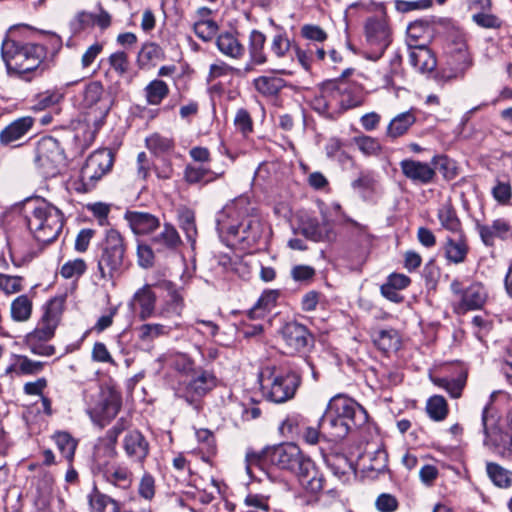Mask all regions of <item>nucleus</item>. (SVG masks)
Instances as JSON below:
<instances>
[{"label": "nucleus", "instance_id": "nucleus-1", "mask_svg": "<svg viewBox=\"0 0 512 512\" xmlns=\"http://www.w3.org/2000/svg\"><path fill=\"white\" fill-rule=\"evenodd\" d=\"M253 208L245 196L228 202L216 215V228L227 245L243 243L255 245L261 237V222L253 215Z\"/></svg>", "mask_w": 512, "mask_h": 512}, {"label": "nucleus", "instance_id": "nucleus-2", "mask_svg": "<svg viewBox=\"0 0 512 512\" xmlns=\"http://www.w3.org/2000/svg\"><path fill=\"white\" fill-rule=\"evenodd\" d=\"M1 55L8 74L31 81L36 74H41L44 70L42 64L47 56V49L41 44L7 38L2 43Z\"/></svg>", "mask_w": 512, "mask_h": 512}, {"label": "nucleus", "instance_id": "nucleus-3", "mask_svg": "<svg viewBox=\"0 0 512 512\" xmlns=\"http://www.w3.org/2000/svg\"><path fill=\"white\" fill-rule=\"evenodd\" d=\"M263 396L273 403H285L295 396L301 377L292 369L266 366L258 375Z\"/></svg>", "mask_w": 512, "mask_h": 512}, {"label": "nucleus", "instance_id": "nucleus-4", "mask_svg": "<svg viewBox=\"0 0 512 512\" xmlns=\"http://www.w3.org/2000/svg\"><path fill=\"white\" fill-rule=\"evenodd\" d=\"M126 244L122 235L115 229H109L99 244L97 272L106 282L122 274L125 269Z\"/></svg>", "mask_w": 512, "mask_h": 512}, {"label": "nucleus", "instance_id": "nucleus-5", "mask_svg": "<svg viewBox=\"0 0 512 512\" xmlns=\"http://www.w3.org/2000/svg\"><path fill=\"white\" fill-rule=\"evenodd\" d=\"M27 224L37 241L50 243L61 233L64 216L61 210L52 204L37 200L27 215Z\"/></svg>", "mask_w": 512, "mask_h": 512}, {"label": "nucleus", "instance_id": "nucleus-6", "mask_svg": "<svg viewBox=\"0 0 512 512\" xmlns=\"http://www.w3.org/2000/svg\"><path fill=\"white\" fill-rule=\"evenodd\" d=\"M86 403V411L94 421L109 420L114 418L120 407V395L111 389L100 391L96 386L93 391L87 389L83 393Z\"/></svg>", "mask_w": 512, "mask_h": 512}, {"label": "nucleus", "instance_id": "nucleus-7", "mask_svg": "<svg viewBox=\"0 0 512 512\" xmlns=\"http://www.w3.org/2000/svg\"><path fill=\"white\" fill-rule=\"evenodd\" d=\"M34 163L44 177L58 175L65 166L64 151L53 137L41 138L36 146Z\"/></svg>", "mask_w": 512, "mask_h": 512}, {"label": "nucleus", "instance_id": "nucleus-8", "mask_svg": "<svg viewBox=\"0 0 512 512\" xmlns=\"http://www.w3.org/2000/svg\"><path fill=\"white\" fill-rule=\"evenodd\" d=\"M366 50L364 56L367 59L378 60L391 43V30L386 17H370L365 23Z\"/></svg>", "mask_w": 512, "mask_h": 512}, {"label": "nucleus", "instance_id": "nucleus-9", "mask_svg": "<svg viewBox=\"0 0 512 512\" xmlns=\"http://www.w3.org/2000/svg\"><path fill=\"white\" fill-rule=\"evenodd\" d=\"M113 163L114 154L110 149H99L91 153L80 172L84 191H91L97 182L111 171Z\"/></svg>", "mask_w": 512, "mask_h": 512}, {"label": "nucleus", "instance_id": "nucleus-10", "mask_svg": "<svg viewBox=\"0 0 512 512\" xmlns=\"http://www.w3.org/2000/svg\"><path fill=\"white\" fill-rule=\"evenodd\" d=\"M94 459L95 467L102 478L108 484L123 492L125 496H128L133 482L132 472L125 466L110 464L103 460L100 447L96 448Z\"/></svg>", "mask_w": 512, "mask_h": 512}, {"label": "nucleus", "instance_id": "nucleus-11", "mask_svg": "<svg viewBox=\"0 0 512 512\" xmlns=\"http://www.w3.org/2000/svg\"><path fill=\"white\" fill-rule=\"evenodd\" d=\"M64 298L55 297L44 307V313L37 327L26 335L34 339L49 341L54 337L55 330L60 322L64 310Z\"/></svg>", "mask_w": 512, "mask_h": 512}, {"label": "nucleus", "instance_id": "nucleus-12", "mask_svg": "<svg viewBox=\"0 0 512 512\" xmlns=\"http://www.w3.org/2000/svg\"><path fill=\"white\" fill-rule=\"evenodd\" d=\"M327 410L332 415L340 417L345 421H350L356 427L364 426L368 421L367 411L353 399L344 396H334L327 405Z\"/></svg>", "mask_w": 512, "mask_h": 512}, {"label": "nucleus", "instance_id": "nucleus-13", "mask_svg": "<svg viewBox=\"0 0 512 512\" xmlns=\"http://www.w3.org/2000/svg\"><path fill=\"white\" fill-rule=\"evenodd\" d=\"M308 456L294 443H285L269 449L267 458L282 470L295 473Z\"/></svg>", "mask_w": 512, "mask_h": 512}, {"label": "nucleus", "instance_id": "nucleus-14", "mask_svg": "<svg viewBox=\"0 0 512 512\" xmlns=\"http://www.w3.org/2000/svg\"><path fill=\"white\" fill-rule=\"evenodd\" d=\"M490 405H486L482 411V430L486 437L494 447V451L501 458L512 460V435L500 431L497 427H490Z\"/></svg>", "mask_w": 512, "mask_h": 512}, {"label": "nucleus", "instance_id": "nucleus-15", "mask_svg": "<svg viewBox=\"0 0 512 512\" xmlns=\"http://www.w3.org/2000/svg\"><path fill=\"white\" fill-rule=\"evenodd\" d=\"M216 387V377L208 371H200L186 385L182 397L196 411L201 409V399Z\"/></svg>", "mask_w": 512, "mask_h": 512}, {"label": "nucleus", "instance_id": "nucleus-16", "mask_svg": "<svg viewBox=\"0 0 512 512\" xmlns=\"http://www.w3.org/2000/svg\"><path fill=\"white\" fill-rule=\"evenodd\" d=\"M301 234L314 242L334 243L337 239V232L334 223L323 217L322 221L316 218H309L300 226Z\"/></svg>", "mask_w": 512, "mask_h": 512}, {"label": "nucleus", "instance_id": "nucleus-17", "mask_svg": "<svg viewBox=\"0 0 512 512\" xmlns=\"http://www.w3.org/2000/svg\"><path fill=\"white\" fill-rule=\"evenodd\" d=\"M294 474L306 492L317 494L323 490L325 483L324 475L309 456Z\"/></svg>", "mask_w": 512, "mask_h": 512}, {"label": "nucleus", "instance_id": "nucleus-18", "mask_svg": "<svg viewBox=\"0 0 512 512\" xmlns=\"http://www.w3.org/2000/svg\"><path fill=\"white\" fill-rule=\"evenodd\" d=\"M35 124V119L24 116L13 120L0 132V144L7 147H19Z\"/></svg>", "mask_w": 512, "mask_h": 512}, {"label": "nucleus", "instance_id": "nucleus-19", "mask_svg": "<svg viewBox=\"0 0 512 512\" xmlns=\"http://www.w3.org/2000/svg\"><path fill=\"white\" fill-rule=\"evenodd\" d=\"M281 335L288 353L303 351L310 341L307 328L297 322L285 324L281 330Z\"/></svg>", "mask_w": 512, "mask_h": 512}, {"label": "nucleus", "instance_id": "nucleus-20", "mask_svg": "<svg viewBox=\"0 0 512 512\" xmlns=\"http://www.w3.org/2000/svg\"><path fill=\"white\" fill-rule=\"evenodd\" d=\"M476 229L484 245L493 246L495 239L506 240L512 236V226L508 220L498 218L491 224L476 223Z\"/></svg>", "mask_w": 512, "mask_h": 512}, {"label": "nucleus", "instance_id": "nucleus-21", "mask_svg": "<svg viewBox=\"0 0 512 512\" xmlns=\"http://www.w3.org/2000/svg\"><path fill=\"white\" fill-rule=\"evenodd\" d=\"M123 449L132 462L142 464L149 454V443L140 431L131 430L124 436Z\"/></svg>", "mask_w": 512, "mask_h": 512}, {"label": "nucleus", "instance_id": "nucleus-22", "mask_svg": "<svg viewBox=\"0 0 512 512\" xmlns=\"http://www.w3.org/2000/svg\"><path fill=\"white\" fill-rule=\"evenodd\" d=\"M402 173L411 181L428 184L433 181L436 173L428 163L405 159L400 162Z\"/></svg>", "mask_w": 512, "mask_h": 512}, {"label": "nucleus", "instance_id": "nucleus-23", "mask_svg": "<svg viewBox=\"0 0 512 512\" xmlns=\"http://www.w3.org/2000/svg\"><path fill=\"white\" fill-rule=\"evenodd\" d=\"M487 299V289L481 283L474 282L463 291L458 310L460 312H466L481 309Z\"/></svg>", "mask_w": 512, "mask_h": 512}, {"label": "nucleus", "instance_id": "nucleus-24", "mask_svg": "<svg viewBox=\"0 0 512 512\" xmlns=\"http://www.w3.org/2000/svg\"><path fill=\"white\" fill-rule=\"evenodd\" d=\"M125 219L135 234L146 235L160 226L159 219L153 214L141 211H128Z\"/></svg>", "mask_w": 512, "mask_h": 512}, {"label": "nucleus", "instance_id": "nucleus-25", "mask_svg": "<svg viewBox=\"0 0 512 512\" xmlns=\"http://www.w3.org/2000/svg\"><path fill=\"white\" fill-rule=\"evenodd\" d=\"M156 295L149 285L138 289L130 302L133 309L139 307L140 320H146L155 314Z\"/></svg>", "mask_w": 512, "mask_h": 512}, {"label": "nucleus", "instance_id": "nucleus-26", "mask_svg": "<svg viewBox=\"0 0 512 512\" xmlns=\"http://www.w3.org/2000/svg\"><path fill=\"white\" fill-rule=\"evenodd\" d=\"M409 62L420 73L431 72L437 65L435 56L424 44L410 48Z\"/></svg>", "mask_w": 512, "mask_h": 512}, {"label": "nucleus", "instance_id": "nucleus-27", "mask_svg": "<svg viewBox=\"0 0 512 512\" xmlns=\"http://www.w3.org/2000/svg\"><path fill=\"white\" fill-rule=\"evenodd\" d=\"M103 86L98 81L88 83L79 95V104L82 108H93L101 104L100 113L106 114L109 110L108 104H103Z\"/></svg>", "mask_w": 512, "mask_h": 512}, {"label": "nucleus", "instance_id": "nucleus-28", "mask_svg": "<svg viewBox=\"0 0 512 512\" xmlns=\"http://www.w3.org/2000/svg\"><path fill=\"white\" fill-rule=\"evenodd\" d=\"M218 50L232 59H240L245 54V47L234 32H221L216 38Z\"/></svg>", "mask_w": 512, "mask_h": 512}, {"label": "nucleus", "instance_id": "nucleus-29", "mask_svg": "<svg viewBox=\"0 0 512 512\" xmlns=\"http://www.w3.org/2000/svg\"><path fill=\"white\" fill-rule=\"evenodd\" d=\"M320 426L327 429L330 435L335 439H342L349 432L359 428L350 421L347 422L340 417L332 415L327 409L320 419Z\"/></svg>", "mask_w": 512, "mask_h": 512}, {"label": "nucleus", "instance_id": "nucleus-30", "mask_svg": "<svg viewBox=\"0 0 512 512\" xmlns=\"http://www.w3.org/2000/svg\"><path fill=\"white\" fill-rule=\"evenodd\" d=\"M416 122L414 111L408 110L396 115L388 124L386 129V136L395 140L405 135L410 127Z\"/></svg>", "mask_w": 512, "mask_h": 512}, {"label": "nucleus", "instance_id": "nucleus-31", "mask_svg": "<svg viewBox=\"0 0 512 512\" xmlns=\"http://www.w3.org/2000/svg\"><path fill=\"white\" fill-rule=\"evenodd\" d=\"M444 249L446 258L454 264L463 263L469 250L463 233H457V238L448 237Z\"/></svg>", "mask_w": 512, "mask_h": 512}, {"label": "nucleus", "instance_id": "nucleus-32", "mask_svg": "<svg viewBox=\"0 0 512 512\" xmlns=\"http://www.w3.org/2000/svg\"><path fill=\"white\" fill-rule=\"evenodd\" d=\"M46 362L34 361L24 355H15L13 362L6 368L7 373L16 375H34L40 373Z\"/></svg>", "mask_w": 512, "mask_h": 512}, {"label": "nucleus", "instance_id": "nucleus-33", "mask_svg": "<svg viewBox=\"0 0 512 512\" xmlns=\"http://www.w3.org/2000/svg\"><path fill=\"white\" fill-rule=\"evenodd\" d=\"M279 292L277 290H266L262 293L256 304L249 310L250 319L264 318L277 304Z\"/></svg>", "mask_w": 512, "mask_h": 512}, {"label": "nucleus", "instance_id": "nucleus-34", "mask_svg": "<svg viewBox=\"0 0 512 512\" xmlns=\"http://www.w3.org/2000/svg\"><path fill=\"white\" fill-rule=\"evenodd\" d=\"M266 36L259 30H252L249 35L248 51L250 63L253 65H262L267 62V56L264 51Z\"/></svg>", "mask_w": 512, "mask_h": 512}, {"label": "nucleus", "instance_id": "nucleus-35", "mask_svg": "<svg viewBox=\"0 0 512 512\" xmlns=\"http://www.w3.org/2000/svg\"><path fill=\"white\" fill-rule=\"evenodd\" d=\"M126 428L127 422L124 419L118 420L116 424L106 432L103 443L97 446L101 448V453L103 452V455L108 459H114L116 457L117 451L115 446L118 436L124 432Z\"/></svg>", "mask_w": 512, "mask_h": 512}, {"label": "nucleus", "instance_id": "nucleus-36", "mask_svg": "<svg viewBox=\"0 0 512 512\" xmlns=\"http://www.w3.org/2000/svg\"><path fill=\"white\" fill-rule=\"evenodd\" d=\"M224 172H215L203 166L187 165L184 171V179L189 184H197L202 181L208 183L223 176Z\"/></svg>", "mask_w": 512, "mask_h": 512}, {"label": "nucleus", "instance_id": "nucleus-37", "mask_svg": "<svg viewBox=\"0 0 512 512\" xmlns=\"http://www.w3.org/2000/svg\"><path fill=\"white\" fill-rule=\"evenodd\" d=\"M486 474L490 481L498 488L508 489L512 486V471L496 462H486Z\"/></svg>", "mask_w": 512, "mask_h": 512}, {"label": "nucleus", "instance_id": "nucleus-38", "mask_svg": "<svg viewBox=\"0 0 512 512\" xmlns=\"http://www.w3.org/2000/svg\"><path fill=\"white\" fill-rule=\"evenodd\" d=\"M402 60L399 55H394L387 66L382 67L376 72L379 78L378 82L383 88H390L395 85L394 80L401 73Z\"/></svg>", "mask_w": 512, "mask_h": 512}, {"label": "nucleus", "instance_id": "nucleus-39", "mask_svg": "<svg viewBox=\"0 0 512 512\" xmlns=\"http://www.w3.org/2000/svg\"><path fill=\"white\" fill-rule=\"evenodd\" d=\"M374 344L382 351L397 350L400 347V337L395 329H381L374 331Z\"/></svg>", "mask_w": 512, "mask_h": 512}, {"label": "nucleus", "instance_id": "nucleus-40", "mask_svg": "<svg viewBox=\"0 0 512 512\" xmlns=\"http://www.w3.org/2000/svg\"><path fill=\"white\" fill-rule=\"evenodd\" d=\"M52 439L63 458L71 463L74 459L77 441L64 431L54 433Z\"/></svg>", "mask_w": 512, "mask_h": 512}, {"label": "nucleus", "instance_id": "nucleus-41", "mask_svg": "<svg viewBox=\"0 0 512 512\" xmlns=\"http://www.w3.org/2000/svg\"><path fill=\"white\" fill-rule=\"evenodd\" d=\"M163 59V51L159 45L155 43H146L142 46L137 56L138 66L148 68L154 66L158 61Z\"/></svg>", "mask_w": 512, "mask_h": 512}, {"label": "nucleus", "instance_id": "nucleus-42", "mask_svg": "<svg viewBox=\"0 0 512 512\" xmlns=\"http://www.w3.org/2000/svg\"><path fill=\"white\" fill-rule=\"evenodd\" d=\"M91 512H119L120 507L116 500L95 490L89 496Z\"/></svg>", "mask_w": 512, "mask_h": 512}, {"label": "nucleus", "instance_id": "nucleus-43", "mask_svg": "<svg viewBox=\"0 0 512 512\" xmlns=\"http://www.w3.org/2000/svg\"><path fill=\"white\" fill-rule=\"evenodd\" d=\"M146 101L149 105H159L169 94L166 82L154 79L144 89Z\"/></svg>", "mask_w": 512, "mask_h": 512}, {"label": "nucleus", "instance_id": "nucleus-44", "mask_svg": "<svg viewBox=\"0 0 512 512\" xmlns=\"http://www.w3.org/2000/svg\"><path fill=\"white\" fill-rule=\"evenodd\" d=\"M438 219L443 228L455 234L462 233L461 223L455 209L450 204H443L438 210Z\"/></svg>", "mask_w": 512, "mask_h": 512}, {"label": "nucleus", "instance_id": "nucleus-45", "mask_svg": "<svg viewBox=\"0 0 512 512\" xmlns=\"http://www.w3.org/2000/svg\"><path fill=\"white\" fill-rule=\"evenodd\" d=\"M153 243L167 249H175L181 244L180 236L171 224H164L163 230L153 237Z\"/></svg>", "mask_w": 512, "mask_h": 512}, {"label": "nucleus", "instance_id": "nucleus-46", "mask_svg": "<svg viewBox=\"0 0 512 512\" xmlns=\"http://www.w3.org/2000/svg\"><path fill=\"white\" fill-rule=\"evenodd\" d=\"M32 313V301L27 295L16 297L11 303V317L14 321H27Z\"/></svg>", "mask_w": 512, "mask_h": 512}, {"label": "nucleus", "instance_id": "nucleus-47", "mask_svg": "<svg viewBox=\"0 0 512 512\" xmlns=\"http://www.w3.org/2000/svg\"><path fill=\"white\" fill-rule=\"evenodd\" d=\"M291 49V41L285 32L279 31L273 36L270 43V50L277 59H282L286 57L293 59Z\"/></svg>", "mask_w": 512, "mask_h": 512}, {"label": "nucleus", "instance_id": "nucleus-48", "mask_svg": "<svg viewBox=\"0 0 512 512\" xmlns=\"http://www.w3.org/2000/svg\"><path fill=\"white\" fill-rule=\"evenodd\" d=\"M369 460V464H365V469L376 472L377 474L383 473L387 470L388 466V454L385 449L379 447L372 453H367L366 456L362 458L363 461Z\"/></svg>", "mask_w": 512, "mask_h": 512}, {"label": "nucleus", "instance_id": "nucleus-49", "mask_svg": "<svg viewBox=\"0 0 512 512\" xmlns=\"http://www.w3.org/2000/svg\"><path fill=\"white\" fill-rule=\"evenodd\" d=\"M321 88L333 112L341 111L340 94L345 92V85H339V81H329L324 83Z\"/></svg>", "mask_w": 512, "mask_h": 512}, {"label": "nucleus", "instance_id": "nucleus-50", "mask_svg": "<svg viewBox=\"0 0 512 512\" xmlns=\"http://www.w3.org/2000/svg\"><path fill=\"white\" fill-rule=\"evenodd\" d=\"M170 332V328L158 324V323H149V324H143L138 328V338L145 343H151L156 338L168 335Z\"/></svg>", "mask_w": 512, "mask_h": 512}, {"label": "nucleus", "instance_id": "nucleus-51", "mask_svg": "<svg viewBox=\"0 0 512 512\" xmlns=\"http://www.w3.org/2000/svg\"><path fill=\"white\" fill-rule=\"evenodd\" d=\"M426 411L431 419L441 421L448 414L447 402L442 396H432L427 401Z\"/></svg>", "mask_w": 512, "mask_h": 512}, {"label": "nucleus", "instance_id": "nucleus-52", "mask_svg": "<svg viewBox=\"0 0 512 512\" xmlns=\"http://www.w3.org/2000/svg\"><path fill=\"white\" fill-rule=\"evenodd\" d=\"M305 425L304 418L299 414L289 415L281 424L280 431L283 435L300 436Z\"/></svg>", "mask_w": 512, "mask_h": 512}, {"label": "nucleus", "instance_id": "nucleus-53", "mask_svg": "<svg viewBox=\"0 0 512 512\" xmlns=\"http://www.w3.org/2000/svg\"><path fill=\"white\" fill-rule=\"evenodd\" d=\"M180 228L186 235L189 242L194 243L197 235L195 215L191 210L185 209L179 214Z\"/></svg>", "mask_w": 512, "mask_h": 512}, {"label": "nucleus", "instance_id": "nucleus-54", "mask_svg": "<svg viewBox=\"0 0 512 512\" xmlns=\"http://www.w3.org/2000/svg\"><path fill=\"white\" fill-rule=\"evenodd\" d=\"M69 27L74 35L94 27L92 12L85 10L77 12L69 22Z\"/></svg>", "mask_w": 512, "mask_h": 512}, {"label": "nucleus", "instance_id": "nucleus-55", "mask_svg": "<svg viewBox=\"0 0 512 512\" xmlns=\"http://www.w3.org/2000/svg\"><path fill=\"white\" fill-rule=\"evenodd\" d=\"M354 142L358 149L365 156H375L380 153L381 145L376 138L371 136L362 135L354 138Z\"/></svg>", "mask_w": 512, "mask_h": 512}, {"label": "nucleus", "instance_id": "nucleus-56", "mask_svg": "<svg viewBox=\"0 0 512 512\" xmlns=\"http://www.w3.org/2000/svg\"><path fill=\"white\" fill-rule=\"evenodd\" d=\"M339 85H345V88H346L345 92L340 94L341 95L340 96L341 110H347L352 107L358 106L361 101L355 94L357 88L345 80H340Z\"/></svg>", "mask_w": 512, "mask_h": 512}, {"label": "nucleus", "instance_id": "nucleus-57", "mask_svg": "<svg viewBox=\"0 0 512 512\" xmlns=\"http://www.w3.org/2000/svg\"><path fill=\"white\" fill-rule=\"evenodd\" d=\"M23 277L0 273V290L5 294L18 293L23 289Z\"/></svg>", "mask_w": 512, "mask_h": 512}, {"label": "nucleus", "instance_id": "nucleus-58", "mask_svg": "<svg viewBox=\"0 0 512 512\" xmlns=\"http://www.w3.org/2000/svg\"><path fill=\"white\" fill-rule=\"evenodd\" d=\"M472 21L479 27L485 29H499L502 26L501 19L489 13V11H481L472 15Z\"/></svg>", "mask_w": 512, "mask_h": 512}, {"label": "nucleus", "instance_id": "nucleus-59", "mask_svg": "<svg viewBox=\"0 0 512 512\" xmlns=\"http://www.w3.org/2000/svg\"><path fill=\"white\" fill-rule=\"evenodd\" d=\"M25 342L28 349L34 355L50 357L55 354V347L48 344V341L34 339L33 337H26Z\"/></svg>", "mask_w": 512, "mask_h": 512}, {"label": "nucleus", "instance_id": "nucleus-60", "mask_svg": "<svg viewBox=\"0 0 512 512\" xmlns=\"http://www.w3.org/2000/svg\"><path fill=\"white\" fill-rule=\"evenodd\" d=\"M87 269L86 262L83 259L77 258L71 261L66 262L60 270V274L66 278L70 279L73 277H80L85 273Z\"/></svg>", "mask_w": 512, "mask_h": 512}, {"label": "nucleus", "instance_id": "nucleus-61", "mask_svg": "<svg viewBox=\"0 0 512 512\" xmlns=\"http://www.w3.org/2000/svg\"><path fill=\"white\" fill-rule=\"evenodd\" d=\"M110 67L120 76L126 74L129 70L130 62L126 52L117 51L108 58Z\"/></svg>", "mask_w": 512, "mask_h": 512}, {"label": "nucleus", "instance_id": "nucleus-62", "mask_svg": "<svg viewBox=\"0 0 512 512\" xmlns=\"http://www.w3.org/2000/svg\"><path fill=\"white\" fill-rule=\"evenodd\" d=\"M218 30L217 24L212 20H202L194 24V32L203 41H210Z\"/></svg>", "mask_w": 512, "mask_h": 512}, {"label": "nucleus", "instance_id": "nucleus-63", "mask_svg": "<svg viewBox=\"0 0 512 512\" xmlns=\"http://www.w3.org/2000/svg\"><path fill=\"white\" fill-rule=\"evenodd\" d=\"M146 145L155 153H163L173 148V141L159 134H154L146 139Z\"/></svg>", "mask_w": 512, "mask_h": 512}, {"label": "nucleus", "instance_id": "nucleus-64", "mask_svg": "<svg viewBox=\"0 0 512 512\" xmlns=\"http://www.w3.org/2000/svg\"><path fill=\"white\" fill-rule=\"evenodd\" d=\"M492 195L499 204H508L512 197L511 185L508 182L498 181L492 188Z\"/></svg>", "mask_w": 512, "mask_h": 512}]
</instances>
